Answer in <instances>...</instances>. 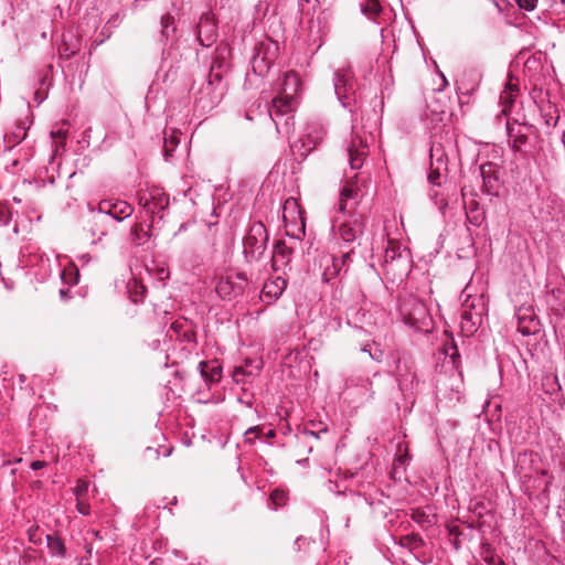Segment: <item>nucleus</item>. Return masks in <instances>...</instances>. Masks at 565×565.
<instances>
[{
	"label": "nucleus",
	"mask_w": 565,
	"mask_h": 565,
	"mask_svg": "<svg viewBox=\"0 0 565 565\" xmlns=\"http://www.w3.org/2000/svg\"><path fill=\"white\" fill-rule=\"evenodd\" d=\"M360 199L361 191L355 184L348 182L342 186L337 204V211L342 215L334 217L332 234L333 238L347 245L348 249L353 247L352 244L363 235L365 230L364 215L355 213Z\"/></svg>",
	"instance_id": "obj_1"
},
{
	"label": "nucleus",
	"mask_w": 565,
	"mask_h": 565,
	"mask_svg": "<svg viewBox=\"0 0 565 565\" xmlns=\"http://www.w3.org/2000/svg\"><path fill=\"white\" fill-rule=\"evenodd\" d=\"M374 129L375 124L359 125L354 121L352 125V135L347 148L349 164L352 170H359L363 167L370 153V146L374 142Z\"/></svg>",
	"instance_id": "obj_2"
},
{
	"label": "nucleus",
	"mask_w": 565,
	"mask_h": 565,
	"mask_svg": "<svg viewBox=\"0 0 565 565\" xmlns=\"http://www.w3.org/2000/svg\"><path fill=\"white\" fill-rule=\"evenodd\" d=\"M225 93L226 84L222 75L212 68L205 83L194 94V106L202 113H209L222 102Z\"/></svg>",
	"instance_id": "obj_3"
},
{
	"label": "nucleus",
	"mask_w": 565,
	"mask_h": 565,
	"mask_svg": "<svg viewBox=\"0 0 565 565\" xmlns=\"http://www.w3.org/2000/svg\"><path fill=\"white\" fill-rule=\"evenodd\" d=\"M402 321L416 331H428L431 326V317L427 306L416 296L409 295L399 303Z\"/></svg>",
	"instance_id": "obj_4"
},
{
	"label": "nucleus",
	"mask_w": 565,
	"mask_h": 565,
	"mask_svg": "<svg viewBox=\"0 0 565 565\" xmlns=\"http://www.w3.org/2000/svg\"><path fill=\"white\" fill-rule=\"evenodd\" d=\"M268 241V232L262 222L250 224L246 236L243 239V254L247 263L258 262L265 250Z\"/></svg>",
	"instance_id": "obj_5"
},
{
	"label": "nucleus",
	"mask_w": 565,
	"mask_h": 565,
	"mask_svg": "<svg viewBox=\"0 0 565 565\" xmlns=\"http://www.w3.org/2000/svg\"><path fill=\"white\" fill-rule=\"evenodd\" d=\"M296 105L297 99L295 97H287L280 94L271 100V105L268 107V114L275 122L278 132L281 131V128L285 134L290 132V129L294 126L292 114Z\"/></svg>",
	"instance_id": "obj_6"
},
{
	"label": "nucleus",
	"mask_w": 565,
	"mask_h": 565,
	"mask_svg": "<svg viewBox=\"0 0 565 565\" xmlns=\"http://www.w3.org/2000/svg\"><path fill=\"white\" fill-rule=\"evenodd\" d=\"M134 206L127 201L118 199H105L98 203L96 213L93 214L95 225L107 224L108 218L117 222L130 217L134 213Z\"/></svg>",
	"instance_id": "obj_7"
},
{
	"label": "nucleus",
	"mask_w": 565,
	"mask_h": 565,
	"mask_svg": "<svg viewBox=\"0 0 565 565\" xmlns=\"http://www.w3.org/2000/svg\"><path fill=\"white\" fill-rule=\"evenodd\" d=\"M486 302L482 296H470L462 301L460 326L463 332L472 334L482 323Z\"/></svg>",
	"instance_id": "obj_8"
},
{
	"label": "nucleus",
	"mask_w": 565,
	"mask_h": 565,
	"mask_svg": "<svg viewBox=\"0 0 565 565\" xmlns=\"http://www.w3.org/2000/svg\"><path fill=\"white\" fill-rule=\"evenodd\" d=\"M247 284L244 273L231 269L216 276L215 291L222 299L232 300L244 294Z\"/></svg>",
	"instance_id": "obj_9"
},
{
	"label": "nucleus",
	"mask_w": 565,
	"mask_h": 565,
	"mask_svg": "<svg viewBox=\"0 0 565 565\" xmlns=\"http://www.w3.org/2000/svg\"><path fill=\"white\" fill-rule=\"evenodd\" d=\"M282 218L286 234L301 239L305 235V211L295 198H288L282 205Z\"/></svg>",
	"instance_id": "obj_10"
},
{
	"label": "nucleus",
	"mask_w": 565,
	"mask_h": 565,
	"mask_svg": "<svg viewBox=\"0 0 565 565\" xmlns=\"http://www.w3.org/2000/svg\"><path fill=\"white\" fill-rule=\"evenodd\" d=\"M279 45L273 38H263L255 45V54L253 56V70L259 75H264L269 71L278 55Z\"/></svg>",
	"instance_id": "obj_11"
},
{
	"label": "nucleus",
	"mask_w": 565,
	"mask_h": 565,
	"mask_svg": "<svg viewBox=\"0 0 565 565\" xmlns=\"http://www.w3.org/2000/svg\"><path fill=\"white\" fill-rule=\"evenodd\" d=\"M326 128L321 124H308L305 134L291 145L292 151L301 158H306L323 140Z\"/></svg>",
	"instance_id": "obj_12"
},
{
	"label": "nucleus",
	"mask_w": 565,
	"mask_h": 565,
	"mask_svg": "<svg viewBox=\"0 0 565 565\" xmlns=\"http://www.w3.org/2000/svg\"><path fill=\"white\" fill-rule=\"evenodd\" d=\"M395 376L399 390L404 395L413 394L418 385L417 373L414 361L406 355L398 358Z\"/></svg>",
	"instance_id": "obj_13"
},
{
	"label": "nucleus",
	"mask_w": 565,
	"mask_h": 565,
	"mask_svg": "<svg viewBox=\"0 0 565 565\" xmlns=\"http://www.w3.org/2000/svg\"><path fill=\"white\" fill-rule=\"evenodd\" d=\"M430 167L428 172V181L433 185H440L441 179L446 174L447 156L441 143H433L430 147Z\"/></svg>",
	"instance_id": "obj_14"
},
{
	"label": "nucleus",
	"mask_w": 565,
	"mask_h": 565,
	"mask_svg": "<svg viewBox=\"0 0 565 565\" xmlns=\"http://www.w3.org/2000/svg\"><path fill=\"white\" fill-rule=\"evenodd\" d=\"M168 334L171 339H175L180 342L186 343L191 348L196 344V331L195 324L184 318L177 319L170 326Z\"/></svg>",
	"instance_id": "obj_15"
},
{
	"label": "nucleus",
	"mask_w": 565,
	"mask_h": 565,
	"mask_svg": "<svg viewBox=\"0 0 565 565\" xmlns=\"http://www.w3.org/2000/svg\"><path fill=\"white\" fill-rule=\"evenodd\" d=\"M531 127L519 124L516 120L511 122L507 121V134L509 143L514 151L526 153V145L529 142V132Z\"/></svg>",
	"instance_id": "obj_16"
},
{
	"label": "nucleus",
	"mask_w": 565,
	"mask_h": 565,
	"mask_svg": "<svg viewBox=\"0 0 565 565\" xmlns=\"http://www.w3.org/2000/svg\"><path fill=\"white\" fill-rule=\"evenodd\" d=\"M518 331L523 335L535 334L540 331V320L534 315L532 307H521L515 313Z\"/></svg>",
	"instance_id": "obj_17"
},
{
	"label": "nucleus",
	"mask_w": 565,
	"mask_h": 565,
	"mask_svg": "<svg viewBox=\"0 0 565 565\" xmlns=\"http://www.w3.org/2000/svg\"><path fill=\"white\" fill-rule=\"evenodd\" d=\"M354 247H350L347 250H341L340 255H332L327 259V264L323 271V278L326 281L331 280L337 277L341 270L347 266L349 262H351V254L353 253Z\"/></svg>",
	"instance_id": "obj_18"
},
{
	"label": "nucleus",
	"mask_w": 565,
	"mask_h": 565,
	"mask_svg": "<svg viewBox=\"0 0 565 565\" xmlns=\"http://www.w3.org/2000/svg\"><path fill=\"white\" fill-rule=\"evenodd\" d=\"M333 85L339 99L347 97L353 89V74L349 66L340 67L334 72Z\"/></svg>",
	"instance_id": "obj_19"
},
{
	"label": "nucleus",
	"mask_w": 565,
	"mask_h": 565,
	"mask_svg": "<svg viewBox=\"0 0 565 565\" xmlns=\"http://www.w3.org/2000/svg\"><path fill=\"white\" fill-rule=\"evenodd\" d=\"M140 202L143 205L145 211L150 215H159L169 204V198L164 193H160L158 190L151 192L149 198L146 195L140 198Z\"/></svg>",
	"instance_id": "obj_20"
},
{
	"label": "nucleus",
	"mask_w": 565,
	"mask_h": 565,
	"mask_svg": "<svg viewBox=\"0 0 565 565\" xmlns=\"http://www.w3.org/2000/svg\"><path fill=\"white\" fill-rule=\"evenodd\" d=\"M82 38H56L53 47H56L61 58H70L77 54L81 50Z\"/></svg>",
	"instance_id": "obj_21"
},
{
	"label": "nucleus",
	"mask_w": 565,
	"mask_h": 565,
	"mask_svg": "<svg viewBox=\"0 0 565 565\" xmlns=\"http://www.w3.org/2000/svg\"><path fill=\"white\" fill-rule=\"evenodd\" d=\"M292 247L288 246L285 241L276 242L271 257V266L275 271L287 266L291 259Z\"/></svg>",
	"instance_id": "obj_22"
},
{
	"label": "nucleus",
	"mask_w": 565,
	"mask_h": 565,
	"mask_svg": "<svg viewBox=\"0 0 565 565\" xmlns=\"http://www.w3.org/2000/svg\"><path fill=\"white\" fill-rule=\"evenodd\" d=\"M260 362L254 364L253 361L246 360L244 364L237 365L233 371V380L236 383H247L250 379L257 376L260 372Z\"/></svg>",
	"instance_id": "obj_23"
},
{
	"label": "nucleus",
	"mask_w": 565,
	"mask_h": 565,
	"mask_svg": "<svg viewBox=\"0 0 565 565\" xmlns=\"http://www.w3.org/2000/svg\"><path fill=\"white\" fill-rule=\"evenodd\" d=\"M202 379L209 383H216L222 377V367L216 361H201L198 365Z\"/></svg>",
	"instance_id": "obj_24"
},
{
	"label": "nucleus",
	"mask_w": 565,
	"mask_h": 565,
	"mask_svg": "<svg viewBox=\"0 0 565 565\" xmlns=\"http://www.w3.org/2000/svg\"><path fill=\"white\" fill-rule=\"evenodd\" d=\"M286 288V280L281 277L268 280L264 284L262 289V297L267 301H275L284 292Z\"/></svg>",
	"instance_id": "obj_25"
},
{
	"label": "nucleus",
	"mask_w": 565,
	"mask_h": 565,
	"mask_svg": "<svg viewBox=\"0 0 565 565\" xmlns=\"http://www.w3.org/2000/svg\"><path fill=\"white\" fill-rule=\"evenodd\" d=\"M301 88V81L299 75L294 72H287L284 76L282 87L280 95L287 97H295L297 99V95Z\"/></svg>",
	"instance_id": "obj_26"
},
{
	"label": "nucleus",
	"mask_w": 565,
	"mask_h": 565,
	"mask_svg": "<svg viewBox=\"0 0 565 565\" xmlns=\"http://www.w3.org/2000/svg\"><path fill=\"white\" fill-rule=\"evenodd\" d=\"M519 94V85L516 83H513L512 78L507 83L504 90L500 94L499 103L502 107L501 114L508 115L510 111L514 98Z\"/></svg>",
	"instance_id": "obj_27"
},
{
	"label": "nucleus",
	"mask_w": 565,
	"mask_h": 565,
	"mask_svg": "<svg viewBox=\"0 0 565 565\" xmlns=\"http://www.w3.org/2000/svg\"><path fill=\"white\" fill-rule=\"evenodd\" d=\"M150 225H147L145 223H136L131 227L130 238L134 245L142 246L150 239Z\"/></svg>",
	"instance_id": "obj_28"
},
{
	"label": "nucleus",
	"mask_w": 565,
	"mask_h": 565,
	"mask_svg": "<svg viewBox=\"0 0 565 565\" xmlns=\"http://www.w3.org/2000/svg\"><path fill=\"white\" fill-rule=\"evenodd\" d=\"M494 168V164L491 162L484 163L480 167L481 177L483 179V188L487 193H492V191L497 188L498 178L493 175Z\"/></svg>",
	"instance_id": "obj_29"
},
{
	"label": "nucleus",
	"mask_w": 565,
	"mask_h": 565,
	"mask_svg": "<svg viewBox=\"0 0 565 565\" xmlns=\"http://www.w3.org/2000/svg\"><path fill=\"white\" fill-rule=\"evenodd\" d=\"M466 216L470 224L480 226L484 220V212L479 206V203L472 200L468 206H466Z\"/></svg>",
	"instance_id": "obj_30"
},
{
	"label": "nucleus",
	"mask_w": 565,
	"mask_h": 565,
	"mask_svg": "<svg viewBox=\"0 0 565 565\" xmlns=\"http://www.w3.org/2000/svg\"><path fill=\"white\" fill-rule=\"evenodd\" d=\"M46 545L52 556L61 558L66 556V547L61 537L54 534L46 535Z\"/></svg>",
	"instance_id": "obj_31"
},
{
	"label": "nucleus",
	"mask_w": 565,
	"mask_h": 565,
	"mask_svg": "<svg viewBox=\"0 0 565 565\" xmlns=\"http://www.w3.org/2000/svg\"><path fill=\"white\" fill-rule=\"evenodd\" d=\"M269 499L274 505V509L286 505L288 501V492L284 489H275L270 492Z\"/></svg>",
	"instance_id": "obj_32"
},
{
	"label": "nucleus",
	"mask_w": 565,
	"mask_h": 565,
	"mask_svg": "<svg viewBox=\"0 0 565 565\" xmlns=\"http://www.w3.org/2000/svg\"><path fill=\"white\" fill-rule=\"evenodd\" d=\"M128 291H129V297L134 303L142 302L145 294H146L145 286L138 285L137 281H134L132 285L131 284L128 285Z\"/></svg>",
	"instance_id": "obj_33"
},
{
	"label": "nucleus",
	"mask_w": 565,
	"mask_h": 565,
	"mask_svg": "<svg viewBox=\"0 0 565 565\" xmlns=\"http://www.w3.org/2000/svg\"><path fill=\"white\" fill-rule=\"evenodd\" d=\"M317 429H312L307 423L305 424L301 435L303 436H312L317 439L321 438V435L328 434L329 428L327 424H318Z\"/></svg>",
	"instance_id": "obj_34"
},
{
	"label": "nucleus",
	"mask_w": 565,
	"mask_h": 565,
	"mask_svg": "<svg viewBox=\"0 0 565 565\" xmlns=\"http://www.w3.org/2000/svg\"><path fill=\"white\" fill-rule=\"evenodd\" d=\"M61 278L65 284H67L70 286L77 284V281H78L77 268L74 266L64 268L62 270Z\"/></svg>",
	"instance_id": "obj_35"
},
{
	"label": "nucleus",
	"mask_w": 565,
	"mask_h": 565,
	"mask_svg": "<svg viewBox=\"0 0 565 565\" xmlns=\"http://www.w3.org/2000/svg\"><path fill=\"white\" fill-rule=\"evenodd\" d=\"M360 7L362 12L369 15H375L381 11L379 0H362Z\"/></svg>",
	"instance_id": "obj_36"
},
{
	"label": "nucleus",
	"mask_w": 565,
	"mask_h": 565,
	"mask_svg": "<svg viewBox=\"0 0 565 565\" xmlns=\"http://www.w3.org/2000/svg\"><path fill=\"white\" fill-rule=\"evenodd\" d=\"M125 18V12L124 11H118L116 13H114L106 22L104 29L106 32L108 33H111L113 32V29L117 28L124 20Z\"/></svg>",
	"instance_id": "obj_37"
},
{
	"label": "nucleus",
	"mask_w": 565,
	"mask_h": 565,
	"mask_svg": "<svg viewBox=\"0 0 565 565\" xmlns=\"http://www.w3.org/2000/svg\"><path fill=\"white\" fill-rule=\"evenodd\" d=\"M179 143V139L174 136L170 137V138H164V158L166 160H168L169 158L172 157V153L174 151V149L177 148Z\"/></svg>",
	"instance_id": "obj_38"
},
{
	"label": "nucleus",
	"mask_w": 565,
	"mask_h": 565,
	"mask_svg": "<svg viewBox=\"0 0 565 565\" xmlns=\"http://www.w3.org/2000/svg\"><path fill=\"white\" fill-rule=\"evenodd\" d=\"M106 225L107 224L95 225L94 221L92 220V227H90L92 235L94 237H97L98 241H100L104 236L107 235L108 230H107Z\"/></svg>",
	"instance_id": "obj_39"
},
{
	"label": "nucleus",
	"mask_w": 565,
	"mask_h": 565,
	"mask_svg": "<svg viewBox=\"0 0 565 565\" xmlns=\"http://www.w3.org/2000/svg\"><path fill=\"white\" fill-rule=\"evenodd\" d=\"M260 430L262 429L259 426L249 427L245 431V441L249 443V444H254L255 439L258 438Z\"/></svg>",
	"instance_id": "obj_40"
},
{
	"label": "nucleus",
	"mask_w": 565,
	"mask_h": 565,
	"mask_svg": "<svg viewBox=\"0 0 565 565\" xmlns=\"http://www.w3.org/2000/svg\"><path fill=\"white\" fill-rule=\"evenodd\" d=\"M311 542L312 541L306 536H298L295 540V547L297 551L307 550L310 546Z\"/></svg>",
	"instance_id": "obj_41"
},
{
	"label": "nucleus",
	"mask_w": 565,
	"mask_h": 565,
	"mask_svg": "<svg viewBox=\"0 0 565 565\" xmlns=\"http://www.w3.org/2000/svg\"><path fill=\"white\" fill-rule=\"evenodd\" d=\"M412 519L419 524L430 523L429 515L419 510L413 512Z\"/></svg>",
	"instance_id": "obj_42"
},
{
	"label": "nucleus",
	"mask_w": 565,
	"mask_h": 565,
	"mask_svg": "<svg viewBox=\"0 0 565 565\" xmlns=\"http://www.w3.org/2000/svg\"><path fill=\"white\" fill-rule=\"evenodd\" d=\"M520 9L533 11L537 6V0H516Z\"/></svg>",
	"instance_id": "obj_43"
},
{
	"label": "nucleus",
	"mask_w": 565,
	"mask_h": 565,
	"mask_svg": "<svg viewBox=\"0 0 565 565\" xmlns=\"http://www.w3.org/2000/svg\"><path fill=\"white\" fill-rule=\"evenodd\" d=\"M161 24H162V35L169 34V26L173 24V18L170 14H166L161 18Z\"/></svg>",
	"instance_id": "obj_44"
},
{
	"label": "nucleus",
	"mask_w": 565,
	"mask_h": 565,
	"mask_svg": "<svg viewBox=\"0 0 565 565\" xmlns=\"http://www.w3.org/2000/svg\"><path fill=\"white\" fill-rule=\"evenodd\" d=\"M445 353L452 360L454 363H456V360L459 358L458 349L454 342L451 345L445 348Z\"/></svg>",
	"instance_id": "obj_45"
},
{
	"label": "nucleus",
	"mask_w": 565,
	"mask_h": 565,
	"mask_svg": "<svg viewBox=\"0 0 565 565\" xmlns=\"http://www.w3.org/2000/svg\"><path fill=\"white\" fill-rule=\"evenodd\" d=\"M38 532H39L38 526L29 529L28 534H29L30 542H32L34 544H41L42 537H41V535L38 534Z\"/></svg>",
	"instance_id": "obj_46"
},
{
	"label": "nucleus",
	"mask_w": 565,
	"mask_h": 565,
	"mask_svg": "<svg viewBox=\"0 0 565 565\" xmlns=\"http://www.w3.org/2000/svg\"><path fill=\"white\" fill-rule=\"evenodd\" d=\"M76 510L83 515H88L90 513V505L87 502L77 500Z\"/></svg>",
	"instance_id": "obj_47"
},
{
	"label": "nucleus",
	"mask_w": 565,
	"mask_h": 565,
	"mask_svg": "<svg viewBox=\"0 0 565 565\" xmlns=\"http://www.w3.org/2000/svg\"><path fill=\"white\" fill-rule=\"evenodd\" d=\"M205 23L212 24V18H211L210 13H204L201 17L200 22L198 24V33H199V35L203 32V25Z\"/></svg>",
	"instance_id": "obj_48"
},
{
	"label": "nucleus",
	"mask_w": 565,
	"mask_h": 565,
	"mask_svg": "<svg viewBox=\"0 0 565 565\" xmlns=\"http://www.w3.org/2000/svg\"><path fill=\"white\" fill-rule=\"evenodd\" d=\"M10 220V213L6 205L0 204V222L7 224Z\"/></svg>",
	"instance_id": "obj_49"
},
{
	"label": "nucleus",
	"mask_w": 565,
	"mask_h": 565,
	"mask_svg": "<svg viewBox=\"0 0 565 565\" xmlns=\"http://www.w3.org/2000/svg\"><path fill=\"white\" fill-rule=\"evenodd\" d=\"M87 488L88 484L86 482L79 481L75 489L77 498L85 494L87 492Z\"/></svg>",
	"instance_id": "obj_50"
},
{
	"label": "nucleus",
	"mask_w": 565,
	"mask_h": 565,
	"mask_svg": "<svg viewBox=\"0 0 565 565\" xmlns=\"http://www.w3.org/2000/svg\"><path fill=\"white\" fill-rule=\"evenodd\" d=\"M60 297L64 301L70 300L72 298L71 289L70 288H62V289H60Z\"/></svg>",
	"instance_id": "obj_51"
},
{
	"label": "nucleus",
	"mask_w": 565,
	"mask_h": 565,
	"mask_svg": "<svg viewBox=\"0 0 565 565\" xmlns=\"http://www.w3.org/2000/svg\"><path fill=\"white\" fill-rule=\"evenodd\" d=\"M370 356L374 361L381 362L383 359V351L381 349H375L374 352H370Z\"/></svg>",
	"instance_id": "obj_52"
},
{
	"label": "nucleus",
	"mask_w": 565,
	"mask_h": 565,
	"mask_svg": "<svg viewBox=\"0 0 565 565\" xmlns=\"http://www.w3.org/2000/svg\"><path fill=\"white\" fill-rule=\"evenodd\" d=\"M46 466L45 461L35 460L31 462V469L32 470H40Z\"/></svg>",
	"instance_id": "obj_53"
},
{
	"label": "nucleus",
	"mask_w": 565,
	"mask_h": 565,
	"mask_svg": "<svg viewBox=\"0 0 565 565\" xmlns=\"http://www.w3.org/2000/svg\"><path fill=\"white\" fill-rule=\"evenodd\" d=\"M363 382L365 390L369 391V397L373 398L374 392L372 390V382L369 379L364 380Z\"/></svg>",
	"instance_id": "obj_54"
},
{
	"label": "nucleus",
	"mask_w": 565,
	"mask_h": 565,
	"mask_svg": "<svg viewBox=\"0 0 565 565\" xmlns=\"http://www.w3.org/2000/svg\"><path fill=\"white\" fill-rule=\"evenodd\" d=\"M440 76H441V85L438 87L439 92L444 90L448 86V81H447L446 76L443 73H440Z\"/></svg>",
	"instance_id": "obj_55"
},
{
	"label": "nucleus",
	"mask_w": 565,
	"mask_h": 565,
	"mask_svg": "<svg viewBox=\"0 0 565 565\" xmlns=\"http://www.w3.org/2000/svg\"><path fill=\"white\" fill-rule=\"evenodd\" d=\"M206 40H212V38H205ZM196 40L199 41V43L203 46H210L212 45V41H207L205 42L204 38H201V36H198Z\"/></svg>",
	"instance_id": "obj_56"
},
{
	"label": "nucleus",
	"mask_w": 565,
	"mask_h": 565,
	"mask_svg": "<svg viewBox=\"0 0 565 565\" xmlns=\"http://www.w3.org/2000/svg\"><path fill=\"white\" fill-rule=\"evenodd\" d=\"M168 277H169V270H168L167 268H161V269L159 270V278H160L161 280H164V279H167Z\"/></svg>",
	"instance_id": "obj_57"
},
{
	"label": "nucleus",
	"mask_w": 565,
	"mask_h": 565,
	"mask_svg": "<svg viewBox=\"0 0 565 565\" xmlns=\"http://www.w3.org/2000/svg\"><path fill=\"white\" fill-rule=\"evenodd\" d=\"M307 424L312 428V429H317V425L318 424H324L323 422L319 420V422H316V420H309L307 422Z\"/></svg>",
	"instance_id": "obj_58"
},
{
	"label": "nucleus",
	"mask_w": 565,
	"mask_h": 565,
	"mask_svg": "<svg viewBox=\"0 0 565 565\" xmlns=\"http://www.w3.org/2000/svg\"><path fill=\"white\" fill-rule=\"evenodd\" d=\"M361 351L370 354V352H372V351H371V344H370V343H365V344H363V345L361 347Z\"/></svg>",
	"instance_id": "obj_59"
},
{
	"label": "nucleus",
	"mask_w": 565,
	"mask_h": 565,
	"mask_svg": "<svg viewBox=\"0 0 565 565\" xmlns=\"http://www.w3.org/2000/svg\"><path fill=\"white\" fill-rule=\"evenodd\" d=\"M276 436V431L274 429H270L267 434H266V438L267 439H271Z\"/></svg>",
	"instance_id": "obj_60"
},
{
	"label": "nucleus",
	"mask_w": 565,
	"mask_h": 565,
	"mask_svg": "<svg viewBox=\"0 0 565 565\" xmlns=\"http://www.w3.org/2000/svg\"><path fill=\"white\" fill-rule=\"evenodd\" d=\"M65 135H66V134H65L64 131H62V130H58V131H56V132H52V136H53V137L58 136V137H63V138H64V137H65Z\"/></svg>",
	"instance_id": "obj_61"
},
{
	"label": "nucleus",
	"mask_w": 565,
	"mask_h": 565,
	"mask_svg": "<svg viewBox=\"0 0 565 565\" xmlns=\"http://www.w3.org/2000/svg\"><path fill=\"white\" fill-rule=\"evenodd\" d=\"M411 541H412L413 543H417V542H422V539H420L418 535H413V536L411 537Z\"/></svg>",
	"instance_id": "obj_62"
},
{
	"label": "nucleus",
	"mask_w": 565,
	"mask_h": 565,
	"mask_svg": "<svg viewBox=\"0 0 565 565\" xmlns=\"http://www.w3.org/2000/svg\"><path fill=\"white\" fill-rule=\"evenodd\" d=\"M245 117H246L247 120H253L254 119V116L252 115L250 110L246 111Z\"/></svg>",
	"instance_id": "obj_63"
},
{
	"label": "nucleus",
	"mask_w": 565,
	"mask_h": 565,
	"mask_svg": "<svg viewBox=\"0 0 565 565\" xmlns=\"http://www.w3.org/2000/svg\"><path fill=\"white\" fill-rule=\"evenodd\" d=\"M492 565H505L503 559H498L497 562H491Z\"/></svg>",
	"instance_id": "obj_64"
}]
</instances>
